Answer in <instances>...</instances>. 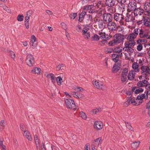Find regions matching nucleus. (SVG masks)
<instances>
[{
	"instance_id": "13d9d810",
	"label": "nucleus",
	"mask_w": 150,
	"mask_h": 150,
	"mask_svg": "<svg viewBox=\"0 0 150 150\" xmlns=\"http://www.w3.org/2000/svg\"><path fill=\"white\" fill-rule=\"evenodd\" d=\"M130 35L131 36V37L132 39H134L136 38L137 36V35H135L134 33L130 34Z\"/></svg>"
},
{
	"instance_id": "20e7f679",
	"label": "nucleus",
	"mask_w": 150,
	"mask_h": 150,
	"mask_svg": "<svg viewBox=\"0 0 150 150\" xmlns=\"http://www.w3.org/2000/svg\"><path fill=\"white\" fill-rule=\"evenodd\" d=\"M103 20L106 22L107 23L108 21L112 20V14L110 13H105L103 15Z\"/></svg>"
},
{
	"instance_id": "412c9836",
	"label": "nucleus",
	"mask_w": 150,
	"mask_h": 150,
	"mask_svg": "<svg viewBox=\"0 0 150 150\" xmlns=\"http://www.w3.org/2000/svg\"><path fill=\"white\" fill-rule=\"evenodd\" d=\"M120 67H116V65L114 64L112 70V72L115 73L117 72L120 69Z\"/></svg>"
},
{
	"instance_id": "7ed1b4c3",
	"label": "nucleus",
	"mask_w": 150,
	"mask_h": 150,
	"mask_svg": "<svg viewBox=\"0 0 150 150\" xmlns=\"http://www.w3.org/2000/svg\"><path fill=\"white\" fill-rule=\"evenodd\" d=\"M65 102L67 108L72 109L74 110H76V108H74L76 105L73 100L71 99H65Z\"/></svg>"
},
{
	"instance_id": "393cba45",
	"label": "nucleus",
	"mask_w": 150,
	"mask_h": 150,
	"mask_svg": "<svg viewBox=\"0 0 150 150\" xmlns=\"http://www.w3.org/2000/svg\"><path fill=\"white\" fill-rule=\"evenodd\" d=\"M79 93L78 92L77 93L75 91L72 92L71 93V94L74 97L78 99H81V97L79 96Z\"/></svg>"
},
{
	"instance_id": "6e6d98bb",
	"label": "nucleus",
	"mask_w": 150,
	"mask_h": 150,
	"mask_svg": "<svg viewBox=\"0 0 150 150\" xmlns=\"http://www.w3.org/2000/svg\"><path fill=\"white\" fill-rule=\"evenodd\" d=\"M99 81H95V82H93V84L94 87H96V86L97 85L98 86L99 83Z\"/></svg>"
},
{
	"instance_id": "a878e982",
	"label": "nucleus",
	"mask_w": 150,
	"mask_h": 150,
	"mask_svg": "<svg viewBox=\"0 0 150 150\" xmlns=\"http://www.w3.org/2000/svg\"><path fill=\"white\" fill-rule=\"evenodd\" d=\"M145 94L144 93L142 94L141 95H138L137 98L136 99V100H142L144 98H145Z\"/></svg>"
},
{
	"instance_id": "3c124183",
	"label": "nucleus",
	"mask_w": 150,
	"mask_h": 150,
	"mask_svg": "<svg viewBox=\"0 0 150 150\" xmlns=\"http://www.w3.org/2000/svg\"><path fill=\"white\" fill-rule=\"evenodd\" d=\"M0 147L1 149V150H6V146L3 144H1L0 145Z\"/></svg>"
},
{
	"instance_id": "864d4df0",
	"label": "nucleus",
	"mask_w": 150,
	"mask_h": 150,
	"mask_svg": "<svg viewBox=\"0 0 150 150\" xmlns=\"http://www.w3.org/2000/svg\"><path fill=\"white\" fill-rule=\"evenodd\" d=\"M25 138L30 141H32L33 139L31 136L30 135V134L28 135L27 136H26Z\"/></svg>"
},
{
	"instance_id": "09e8293b",
	"label": "nucleus",
	"mask_w": 150,
	"mask_h": 150,
	"mask_svg": "<svg viewBox=\"0 0 150 150\" xmlns=\"http://www.w3.org/2000/svg\"><path fill=\"white\" fill-rule=\"evenodd\" d=\"M122 50H117L116 49H114L113 50V52L114 53H120L122 52Z\"/></svg>"
},
{
	"instance_id": "c85d7f7f",
	"label": "nucleus",
	"mask_w": 150,
	"mask_h": 150,
	"mask_svg": "<svg viewBox=\"0 0 150 150\" xmlns=\"http://www.w3.org/2000/svg\"><path fill=\"white\" fill-rule=\"evenodd\" d=\"M101 22H99V28H104L105 27L106 23H103V20H101Z\"/></svg>"
},
{
	"instance_id": "473e14b6",
	"label": "nucleus",
	"mask_w": 150,
	"mask_h": 150,
	"mask_svg": "<svg viewBox=\"0 0 150 150\" xmlns=\"http://www.w3.org/2000/svg\"><path fill=\"white\" fill-rule=\"evenodd\" d=\"M77 16V13H71L69 17L71 19H74Z\"/></svg>"
},
{
	"instance_id": "4468645a",
	"label": "nucleus",
	"mask_w": 150,
	"mask_h": 150,
	"mask_svg": "<svg viewBox=\"0 0 150 150\" xmlns=\"http://www.w3.org/2000/svg\"><path fill=\"white\" fill-rule=\"evenodd\" d=\"M140 143V142L139 141L134 142L131 144L132 148L134 150L136 149L139 146Z\"/></svg>"
},
{
	"instance_id": "a18cd8bd",
	"label": "nucleus",
	"mask_w": 150,
	"mask_h": 150,
	"mask_svg": "<svg viewBox=\"0 0 150 150\" xmlns=\"http://www.w3.org/2000/svg\"><path fill=\"white\" fill-rule=\"evenodd\" d=\"M112 60L115 63L117 62H120L121 61L119 59V58L116 57L112 59Z\"/></svg>"
},
{
	"instance_id": "c03bdc74",
	"label": "nucleus",
	"mask_w": 150,
	"mask_h": 150,
	"mask_svg": "<svg viewBox=\"0 0 150 150\" xmlns=\"http://www.w3.org/2000/svg\"><path fill=\"white\" fill-rule=\"evenodd\" d=\"M137 86L139 88H141V87H145V86L144 84L142 83H140L139 82L137 83Z\"/></svg>"
},
{
	"instance_id": "680f3d73",
	"label": "nucleus",
	"mask_w": 150,
	"mask_h": 150,
	"mask_svg": "<svg viewBox=\"0 0 150 150\" xmlns=\"http://www.w3.org/2000/svg\"><path fill=\"white\" fill-rule=\"evenodd\" d=\"M30 133L28 131H25L24 133V135L25 136V137L28 135H30Z\"/></svg>"
},
{
	"instance_id": "c756f323",
	"label": "nucleus",
	"mask_w": 150,
	"mask_h": 150,
	"mask_svg": "<svg viewBox=\"0 0 150 150\" xmlns=\"http://www.w3.org/2000/svg\"><path fill=\"white\" fill-rule=\"evenodd\" d=\"M24 18V16L23 15H18L17 17V20L20 21H23Z\"/></svg>"
},
{
	"instance_id": "2f4dec72",
	"label": "nucleus",
	"mask_w": 150,
	"mask_h": 150,
	"mask_svg": "<svg viewBox=\"0 0 150 150\" xmlns=\"http://www.w3.org/2000/svg\"><path fill=\"white\" fill-rule=\"evenodd\" d=\"M148 40L147 39H139V40H138L137 41V44H139L140 42H143L145 43H146L147 42Z\"/></svg>"
},
{
	"instance_id": "9d476101",
	"label": "nucleus",
	"mask_w": 150,
	"mask_h": 150,
	"mask_svg": "<svg viewBox=\"0 0 150 150\" xmlns=\"http://www.w3.org/2000/svg\"><path fill=\"white\" fill-rule=\"evenodd\" d=\"M116 0H106V5L109 7H112L115 5Z\"/></svg>"
},
{
	"instance_id": "1a4fd4ad",
	"label": "nucleus",
	"mask_w": 150,
	"mask_h": 150,
	"mask_svg": "<svg viewBox=\"0 0 150 150\" xmlns=\"http://www.w3.org/2000/svg\"><path fill=\"white\" fill-rule=\"evenodd\" d=\"M82 35H84V38L86 40H88L90 37V34L89 32H88L87 30H83L82 31Z\"/></svg>"
},
{
	"instance_id": "39448f33",
	"label": "nucleus",
	"mask_w": 150,
	"mask_h": 150,
	"mask_svg": "<svg viewBox=\"0 0 150 150\" xmlns=\"http://www.w3.org/2000/svg\"><path fill=\"white\" fill-rule=\"evenodd\" d=\"M103 126V123L100 121H96L94 125V128L97 130L101 129Z\"/></svg>"
},
{
	"instance_id": "6ab92c4d",
	"label": "nucleus",
	"mask_w": 150,
	"mask_h": 150,
	"mask_svg": "<svg viewBox=\"0 0 150 150\" xmlns=\"http://www.w3.org/2000/svg\"><path fill=\"white\" fill-rule=\"evenodd\" d=\"M99 85L98 86H96V87L97 88L99 89H101L103 90L104 89V85L103 84V82L101 81H99Z\"/></svg>"
},
{
	"instance_id": "e2e57ef3",
	"label": "nucleus",
	"mask_w": 150,
	"mask_h": 150,
	"mask_svg": "<svg viewBox=\"0 0 150 150\" xmlns=\"http://www.w3.org/2000/svg\"><path fill=\"white\" fill-rule=\"evenodd\" d=\"M137 103L136 101V99L135 100V99H133L132 100V102L131 103V104H133V105H136L135 104Z\"/></svg>"
},
{
	"instance_id": "6e6552de",
	"label": "nucleus",
	"mask_w": 150,
	"mask_h": 150,
	"mask_svg": "<svg viewBox=\"0 0 150 150\" xmlns=\"http://www.w3.org/2000/svg\"><path fill=\"white\" fill-rule=\"evenodd\" d=\"M134 17L132 14L127 15L125 17V21L126 22L133 21L134 20Z\"/></svg>"
},
{
	"instance_id": "58836bf2",
	"label": "nucleus",
	"mask_w": 150,
	"mask_h": 150,
	"mask_svg": "<svg viewBox=\"0 0 150 150\" xmlns=\"http://www.w3.org/2000/svg\"><path fill=\"white\" fill-rule=\"evenodd\" d=\"M36 38L34 35H32L31 36V40L30 42H35L36 41Z\"/></svg>"
},
{
	"instance_id": "423d86ee",
	"label": "nucleus",
	"mask_w": 150,
	"mask_h": 150,
	"mask_svg": "<svg viewBox=\"0 0 150 150\" xmlns=\"http://www.w3.org/2000/svg\"><path fill=\"white\" fill-rule=\"evenodd\" d=\"M136 72L135 70H132L130 71L129 72L128 76V79L130 80H132L134 78L136 73Z\"/></svg>"
},
{
	"instance_id": "cd10ccee",
	"label": "nucleus",
	"mask_w": 150,
	"mask_h": 150,
	"mask_svg": "<svg viewBox=\"0 0 150 150\" xmlns=\"http://www.w3.org/2000/svg\"><path fill=\"white\" fill-rule=\"evenodd\" d=\"M56 80L58 85H60L61 83L62 82V79L61 77L60 76H58Z\"/></svg>"
},
{
	"instance_id": "49530a36",
	"label": "nucleus",
	"mask_w": 150,
	"mask_h": 150,
	"mask_svg": "<svg viewBox=\"0 0 150 150\" xmlns=\"http://www.w3.org/2000/svg\"><path fill=\"white\" fill-rule=\"evenodd\" d=\"M86 15L87 16L88 19V20L91 21V22L93 21V18L92 15L91 14H86Z\"/></svg>"
},
{
	"instance_id": "338daca9",
	"label": "nucleus",
	"mask_w": 150,
	"mask_h": 150,
	"mask_svg": "<svg viewBox=\"0 0 150 150\" xmlns=\"http://www.w3.org/2000/svg\"><path fill=\"white\" fill-rule=\"evenodd\" d=\"M146 106V109H150V103L148 102L147 103Z\"/></svg>"
},
{
	"instance_id": "e433bc0d",
	"label": "nucleus",
	"mask_w": 150,
	"mask_h": 150,
	"mask_svg": "<svg viewBox=\"0 0 150 150\" xmlns=\"http://www.w3.org/2000/svg\"><path fill=\"white\" fill-rule=\"evenodd\" d=\"M125 47L123 48V50H125V51H126L127 52H130L131 53H132L134 52V49H125Z\"/></svg>"
},
{
	"instance_id": "052dcab7",
	"label": "nucleus",
	"mask_w": 150,
	"mask_h": 150,
	"mask_svg": "<svg viewBox=\"0 0 150 150\" xmlns=\"http://www.w3.org/2000/svg\"><path fill=\"white\" fill-rule=\"evenodd\" d=\"M149 82L147 81L144 80V85L145 86V87H146L147 86H148L149 84Z\"/></svg>"
},
{
	"instance_id": "de8ad7c7",
	"label": "nucleus",
	"mask_w": 150,
	"mask_h": 150,
	"mask_svg": "<svg viewBox=\"0 0 150 150\" xmlns=\"http://www.w3.org/2000/svg\"><path fill=\"white\" fill-rule=\"evenodd\" d=\"M127 79V77H125L124 76H122L121 75V81L122 82H124L126 81Z\"/></svg>"
},
{
	"instance_id": "ea45409f",
	"label": "nucleus",
	"mask_w": 150,
	"mask_h": 150,
	"mask_svg": "<svg viewBox=\"0 0 150 150\" xmlns=\"http://www.w3.org/2000/svg\"><path fill=\"white\" fill-rule=\"evenodd\" d=\"M9 54H10L11 58L14 59L15 58V53L12 51H10L9 52Z\"/></svg>"
},
{
	"instance_id": "f3484780",
	"label": "nucleus",
	"mask_w": 150,
	"mask_h": 150,
	"mask_svg": "<svg viewBox=\"0 0 150 150\" xmlns=\"http://www.w3.org/2000/svg\"><path fill=\"white\" fill-rule=\"evenodd\" d=\"M102 141V139L101 137H99L96 140L93 141L92 143L93 145H94L96 146H98Z\"/></svg>"
},
{
	"instance_id": "37998d69",
	"label": "nucleus",
	"mask_w": 150,
	"mask_h": 150,
	"mask_svg": "<svg viewBox=\"0 0 150 150\" xmlns=\"http://www.w3.org/2000/svg\"><path fill=\"white\" fill-rule=\"evenodd\" d=\"M34 42H30V46L33 49H34L37 46L36 43H35Z\"/></svg>"
},
{
	"instance_id": "69168bd1",
	"label": "nucleus",
	"mask_w": 150,
	"mask_h": 150,
	"mask_svg": "<svg viewBox=\"0 0 150 150\" xmlns=\"http://www.w3.org/2000/svg\"><path fill=\"white\" fill-rule=\"evenodd\" d=\"M54 75L53 74H52V73H50V74H47L46 76V77L49 79H50H50L51 78V76H53Z\"/></svg>"
},
{
	"instance_id": "4c0bfd02",
	"label": "nucleus",
	"mask_w": 150,
	"mask_h": 150,
	"mask_svg": "<svg viewBox=\"0 0 150 150\" xmlns=\"http://www.w3.org/2000/svg\"><path fill=\"white\" fill-rule=\"evenodd\" d=\"M93 6L92 5H89L83 8L84 10H91L93 8Z\"/></svg>"
},
{
	"instance_id": "72a5a7b5",
	"label": "nucleus",
	"mask_w": 150,
	"mask_h": 150,
	"mask_svg": "<svg viewBox=\"0 0 150 150\" xmlns=\"http://www.w3.org/2000/svg\"><path fill=\"white\" fill-rule=\"evenodd\" d=\"M81 115V117L83 119H86L87 118V116L85 113L83 112H81L80 113Z\"/></svg>"
},
{
	"instance_id": "dca6fc26",
	"label": "nucleus",
	"mask_w": 150,
	"mask_h": 150,
	"mask_svg": "<svg viewBox=\"0 0 150 150\" xmlns=\"http://www.w3.org/2000/svg\"><path fill=\"white\" fill-rule=\"evenodd\" d=\"M149 19V18L148 16H143V21L144 24L145 26L147 27L148 25H147V24L148 23L149 24V23H150Z\"/></svg>"
},
{
	"instance_id": "0e129e2a",
	"label": "nucleus",
	"mask_w": 150,
	"mask_h": 150,
	"mask_svg": "<svg viewBox=\"0 0 150 150\" xmlns=\"http://www.w3.org/2000/svg\"><path fill=\"white\" fill-rule=\"evenodd\" d=\"M126 94L127 95L131 96H132V93L130 90L127 91L126 93Z\"/></svg>"
},
{
	"instance_id": "4be33fe9",
	"label": "nucleus",
	"mask_w": 150,
	"mask_h": 150,
	"mask_svg": "<svg viewBox=\"0 0 150 150\" xmlns=\"http://www.w3.org/2000/svg\"><path fill=\"white\" fill-rule=\"evenodd\" d=\"M122 15L118 13H115L114 15V19L117 21H119V20L120 19L121 17L120 16H122Z\"/></svg>"
},
{
	"instance_id": "f03ea898",
	"label": "nucleus",
	"mask_w": 150,
	"mask_h": 150,
	"mask_svg": "<svg viewBox=\"0 0 150 150\" xmlns=\"http://www.w3.org/2000/svg\"><path fill=\"white\" fill-rule=\"evenodd\" d=\"M25 62L29 66L32 67L34 65L35 61L33 56L31 54H28L26 57Z\"/></svg>"
},
{
	"instance_id": "a19ab883",
	"label": "nucleus",
	"mask_w": 150,
	"mask_h": 150,
	"mask_svg": "<svg viewBox=\"0 0 150 150\" xmlns=\"http://www.w3.org/2000/svg\"><path fill=\"white\" fill-rule=\"evenodd\" d=\"M20 129L22 131L25 130V127L23 124H21L20 126Z\"/></svg>"
},
{
	"instance_id": "c9c22d12",
	"label": "nucleus",
	"mask_w": 150,
	"mask_h": 150,
	"mask_svg": "<svg viewBox=\"0 0 150 150\" xmlns=\"http://www.w3.org/2000/svg\"><path fill=\"white\" fill-rule=\"evenodd\" d=\"M143 48V46L142 44L140 43L137 47V50L139 51L142 50Z\"/></svg>"
},
{
	"instance_id": "f257e3e1",
	"label": "nucleus",
	"mask_w": 150,
	"mask_h": 150,
	"mask_svg": "<svg viewBox=\"0 0 150 150\" xmlns=\"http://www.w3.org/2000/svg\"><path fill=\"white\" fill-rule=\"evenodd\" d=\"M113 37V40L110 41L108 43L109 46H113L116 43H119L122 42H123V40L125 37L120 33H118V34H115Z\"/></svg>"
},
{
	"instance_id": "0eeeda50",
	"label": "nucleus",
	"mask_w": 150,
	"mask_h": 150,
	"mask_svg": "<svg viewBox=\"0 0 150 150\" xmlns=\"http://www.w3.org/2000/svg\"><path fill=\"white\" fill-rule=\"evenodd\" d=\"M149 9L147 8L146 6L144 5V9L146 10L144 11L143 10H142V11L141 12L142 14L144 13L145 15H147L148 16H150V7H149Z\"/></svg>"
},
{
	"instance_id": "774afa93",
	"label": "nucleus",
	"mask_w": 150,
	"mask_h": 150,
	"mask_svg": "<svg viewBox=\"0 0 150 150\" xmlns=\"http://www.w3.org/2000/svg\"><path fill=\"white\" fill-rule=\"evenodd\" d=\"M108 24L107 25H108V26H112V25L113 22H112V21H110H110H108Z\"/></svg>"
},
{
	"instance_id": "f704fd0d",
	"label": "nucleus",
	"mask_w": 150,
	"mask_h": 150,
	"mask_svg": "<svg viewBox=\"0 0 150 150\" xmlns=\"http://www.w3.org/2000/svg\"><path fill=\"white\" fill-rule=\"evenodd\" d=\"M4 124V120H2L0 122V129H3L5 125Z\"/></svg>"
},
{
	"instance_id": "2eb2a0df",
	"label": "nucleus",
	"mask_w": 150,
	"mask_h": 150,
	"mask_svg": "<svg viewBox=\"0 0 150 150\" xmlns=\"http://www.w3.org/2000/svg\"><path fill=\"white\" fill-rule=\"evenodd\" d=\"M139 65L137 62H134L132 64V67L133 69L135 70L136 72H138L139 71V69L138 67Z\"/></svg>"
},
{
	"instance_id": "aec40b11",
	"label": "nucleus",
	"mask_w": 150,
	"mask_h": 150,
	"mask_svg": "<svg viewBox=\"0 0 150 150\" xmlns=\"http://www.w3.org/2000/svg\"><path fill=\"white\" fill-rule=\"evenodd\" d=\"M100 39V37L97 34H94L93 36L91 38V40L92 41H97Z\"/></svg>"
},
{
	"instance_id": "7c9ffc66",
	"label": "nucleus",
	"mask_w": 150,
	"mask_h": 150,
	"mask_svg": "<svg viewBox=\"0 0 150 150\" xmlns=\"http://www.w3.org/2000/svg\"><path fill=\"white\" fill-rule=\"evenodd\" d=\"M144 91V89L142 88H139L137 89L134 91V93L135 94H138L139 93L142 92Z\"/></svg>"
},
{
	"instance_id": "bb28decb",
	"label": "nucleus",
	"mask_w": 150,
	"mask_h": 150,
	"mask_svg": "<svg viewBox=\"0 0 150 150\" xmlns=\"http://www.w3.org/2000/svg\"><path fill=\"white\" fill-rule=\"evenodd\" d=\"M132 96H130V97H128L127 98V101H126L125 103L127 105H129L131 104V103L132 102Z\"/></svg>"
},
{
	"instance_id": "ddd939ff",
	"label": "nucleus",
	"mask_w": 150,
	"mask_h": 150,
	"mask_svg": "<svg viewBox=\"0 0 150 150\" xmlns=\"http://www.w3.org/2000/svg\"><path fill=\"white\" fill-rule=\"evenodd\" d=\"M128 6L129 7V8L128 10H130L129 12H130V11H134L137 9V6H134V5L132 4V2H130L128 4Z\"/></svg>"
},
{
	"instance_id": "5701e85b",
	"label": "nucleus",
	"mask_w": 150,
	"mask_h": 150,
	"mask_svg": "<svg viewBox=\"0 0 150 150\" xmlns=\"http://www.w3.org/2000/svg\"><path fill=\"white\" fill-rule=\"evenodd\" d=\"M125 123L126 124V126L127 127L129 130L132 131L133 130V127H132L131 124L129 122L125 121Z\"/></svg>"
},
{
	"instance_id": "f8f14e48",
	"label": "nucleus",
	"mask_w": 150,
	"mask_h": 150,
	"mask_svg": "<svg viewBox=\"0 0 150 150\" xmlns=\"http://www.w3.org/2000/svg\"><path fill=\"white\" fill-rule=\"evenodd\" d=\"M132 41L131 42H132L131 43H129V44H127L126 43H125V48H128L133 49L131 47V46H134L135 45L136 42L134 41L133 40H132Z\"/></svg>"
},
{
	"instance_id": "5fc2aeb1",
	"label": "nucleus",
	"mask_w": 150,
	"mask_h": 150,
	"mask_svg": "<svg viewBox=\"0 0 150 150\" xmlns=\"http://www.w3.org/2000/svg\"><path fill=\"white\" fill-rule=\"evenodd\" d=\"M100 110L99 109H95L93 110V114H96L97 113L99 112Z\"/></svg>"
},
{
	"instance_id": "9b49d317",
	"label": "nucleus",
	"mask_w": 150,
	"mask_h": 150,
	"mask_svg": "<svg viewBox=\"0 0 150 150\" xmlns=\"http://www.w3.org/2000/svg\"><path fill=\"white\" fill-rule=\"evenodd\" d=\"M86 13L85 11H83L80 14V16L78 21L80 22H82L84 19L85 16L86 15Z\"/></svg>"
},
{
	"instance_id": "4d7b16f0",
	"label": "nucleus",
	"mask_w": 150,
	"mask_h": 150,
	"mask_svg": "<svg viewBox=\"0 0 150 150\" xmlns=\"http://www.w3.org/2000/svg\"><path fill=\"white\" fill-rule=\"evenodd\" d=\"M128 72V69H127V68H126L124 69L122 71V73L127 74Z\"/></svg>"
},
{
	"instance_id": "8fccbe9b",
	"label": "nucleus",
	"mask_w": 150,
	"mask_h": 150,
	"mask_svg": "<svg viewBox=\"0 0 150 150\" xmlns=\"http://www.w3.org/2000/svg\"><path fill=\"white\" fill-rule=\"evenodd\" d=\"M33 11L32 10H30L28 11L26 13V15L28 16H30L33 13Z\"/></svg>"
},
{
	"instance_id": "79ce46f5",
	"label": "nucleus",
	"mask_w": 150,
	"mask_h": 150,
	"mask_svg": "<svg viewBox=\"0 0 150 150\" xmlns=\"http://www.w3.org/2000/svg\"><path fill=\"white\" fill-rule=\"evenodd\" d=\"M50 79L53 83H55L56 80V77L54 76V75L53 76H51V77Z\"/></svg>"
},
{
	"instance_id": "a211bd4d",
	"label": "nucleus",
	"mask_w": 150,
	"mask_h": 150,
	"mask_svg": "<svg viewBox=\"0 0 150 150\" xmlns=\"http://www.w3.org/2000/svg\"><path fill=\"white\" fill-rule=\"evenodd\" d=\"M41 69L38 67H34L33 68L31 71L34 74H39L40 73Z\"/></svg>"
},
{
	"instance_id": "603ef678",
	"label": "nucleus",
	"mask_w": 150,
	"mask_h": 150,
	"mask_svg": "<svg viewBox=\"0 0 150 150\" xmlns=\"http://www.w3.org/2000/svg\"><path fill=\"white\" fill-rule=\"evenodd\" d=\"M138 29L136 28L133 31V33L135 35H138Z\"/></svg>"
},
{
	"instance_id": "b1692460",
	"label": "nucleus",
	"mask_w": 150,
	"mask_h": 150,
	"mask_svg": "<svg viewBox=\"0 0 150 150\" xmlns=\"http://www.w3.org/2000/svg\"><path fill=\"white\" fill-rule=\"evenodd\" d=\"M146 66H143L141 67V69L142 70V72L141 74L147 76L148 75L146 74V73L145 72V69H146Z\"/></svg>"
},
{
	"instance_id": "bf43d9fd",
	"label": "nucleus",
	"mask_w": 150,
	"mask_h": 150,
	"mask_svg": "<svg viewBox=\"0 0 150 150\" xmlns=\"http://www.w3.org/2000/svg\"><path fill=\"white\" fill-rule=\"evenodd\" d=\"M25 24L26 28L27 29H28L29 28V24L28 22L25 21Z\"/></svg>"
}]
</instances>
